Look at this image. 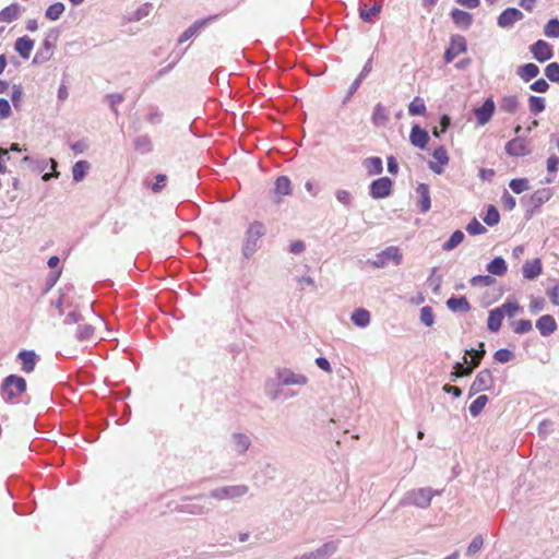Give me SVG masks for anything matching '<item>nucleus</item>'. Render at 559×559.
I'll list each match as a JSON object with an SVG mask.
<instances>
[{"instance_id":"nucleus-1","label":"nucleus","mask_w":559,"mask_h":559,"mask_svg":"<svg viewBox=\"0 0 559 559\" xmlns=\"http://www.w3.org/2000/svg\"><path fill=\"white\" fill-rule=\"evenodd\" d=\"M436 495H440V491L433 490L430 487L412 489L404 495L400 504L415 506L417 508L426 509L430 506V502Z\"/></svg>"},{"instance_id":"nucleus-2","label":"nucleus","mask_w":559,"mask_h":559,"mask_svg":"<svg viewBox=\"0 0 559 559\" xmlns=\"http://www.w3.org/2000/svg\"><path fill=\"white\" fill-rule=\"evenodd\" d=\"M265 227L260 222H253L248 227L243 241L242 253L246 258H250L258 249L259 239L264 236Z\"/></svg>"},{"instance_id":"nucleus-3","label":"nucleus","mask_w":559,"mask_h":559,"mask_svg":"<svg viewBox=\"0 0 559 559\" xmlns=\"http://www.w3.org/2000/svg\"><path fill=\"white\" fill-rule=\"evenodd\" d=\"M26 390V381L24 378L10 374L1 385L2 397L7 402H12L16 396Z\"/></svg>"},{"instance_id":"nucleus-4","label":"nucleus","mask_w":559,"mask_h":559,"mask_svg":"<svg viewBox=\"0 0 559 559\" xmlns=\"http://www.w3.org/2000/svg\"><path fill=\"white\" fill-rule=\"evenodd\" d=\"M249 491V487L247 485H231V486H223L218 488H214L209 492V497L212 499L222 501V500H233L237 498H241L246 496Z\"/></svg>"},{"instance_id":"nucleus-5","label":"nucleus","mask_w":559,"mask_h":559,"mask_svg":"<svg viewBox=\"0 0 559 559\" xmlns=\"http://www.w3.org/2000/svg\"><path fill=\"white\" fill-rule=\"evenodd\" d=\"M340 545V539L329 540L317 549L295 556L293 559H330L338 551Z\"/></svg>"},{"instance_id":"nucleus-6","label":"nucleus","mask_w":559,"mask_h":559,"mask_svg":"<svg viewBox=\"0 0 559 559\" xmlns=\"http://www.w3.org/2000/svg\"><path fill=\"white\" fill-rule=\"evenodd\" d=\"M403 254L397 247L390 246L379 252L376 255V259L370 260L369 263L377 269L385 267L389 263H393L394 265H400L402 262Z\"/></svg>"},{"instance_id":"nucleus-7","label":"nucleus","mask_w":559,"mask_h":559,"mask_svg":"<svg viewBox=\"0 0 559 559\" xmlns=\"http://www.w3.org/2000/svg\"><path fill=\"white\" fill-rule=\"evenodd\" d=\"M274 377L278 380L280 384H283L284 386H302L308 383V378L305 374L295 372L289 368L276 369Z\"/></svg>"},{"instance_id":"nucleus-8","label":"nucleus","mask_w":559,"mask_h":559,"mask_svg":"<svg viewBox=\"0 0 559 559\" xmlns=\"http://www.w3.org/2000/svg\"><path fill=\"white\" fill-rule=\"evenodd\" d=\"M493 385V377L488 369H484L479 371L471 388H469V394L475 395L479 392L489 391Z\"/></svg>"},{"instance_id":"nucleus-9","label":"nucleus","mask_w":559,"mask_h":559,"mask_svg":"<svg viewBox=\"0 0 559 559\" xmlns=\"http://www.w3.org/2000/svg\"><path fill=\"white\" fill-rule=\"evenodd\" d=\"M251 438L242 432H234L229 439V447L237 455H243L251 447Z\"/></svg>"},{"instance_id":"nucleus-10","label":"nucleus","mask_w":559,"mask_h":559,"mask_svg":"<svg viewBox=\"0 0 559 559\" xmlns=\"http://www.w3.org/2000/svg\"><path fill=\"white\" fill-rule=\"evenodd\" d=\"M523 17L524 14L520 10L515 8H508L500 13L497 19V24L501 28H509L512 27L516 22L523 20Z\"/></svg>"},{"instance_id":"nucleus-11","label":"nucleus","mask_w":559,"mask_h":559,"mask_svg":"<svg viewBox=\"0 0 559 559\" xmlns=\"http://www.w3.org/2000/svg\"><path fill=\"white\" fill-rule=\"evenodd\" d=\"M381 4L377 1L360 0L359 15L365 22L371 23L379 15Z\"/></svg>"},{"instance_id":"nucleus-12","label":"nucleus","mask_w":559,"mask_h":559,"mask_svg":"<svg viewBox=\"0 0 559 559\" xmlns=\"http://www.w3.org/2000/svg\"><path fill=\"white\" fill-rule=\"evenodd\" d=\"M466 40L461 35L452 36L450 46L447 48L444 52V60L447 63L453 61V59L460 53L466 51Z\"/></svg>"},{"instance_id":"nucleus-13","label":"nucleus","mask_w":559,"mask_h":559,"mask_svg":"<svg viewBox=\"0 0 559 559\" xmlns=\"http://www.w3.org/2000/svg\"><path fill=\"white\" fill-rule=\"evenodd\" d=\"M392 181L388 177L376 179L370 185V194L373 199H382L391 193Z\"/></svg>"},{"instance_id":"nucleus-14","label":"nucleus","mask_w":559,"mask_h":559,"mask_svg":"<svg viewBox=\"0 0 559 559\" xmlns=\"http://www.w3.org/2000/svg\"><path fill=\"white\" fill-rule=\"evenodd\" d=\"M496 109L492 98H487L480 107L474 109V115L479 126H485L490 121Z\"/></svg>"},{"instance_id":"nucleus-15","label":"nucleus","mask_w":559,"mask_h":559,"mask_svg":"<svg viewBox=\"0 0 559 559\" xmlns=\"http://www.w3.org/2000/svg\"><path fill=\"white\" fill-rule=\"evenodd\" d=\"M433 162H429V168L437 175L443 173V166L449 163V155L444 146L437 147L433 153Z\"/></svg>"},{"instance_id":"nucleus-16","label":"nucleus","mask_w":559,"mask_h":559,"mask_svg":"<svg viewBox=\"0 0 559 559\" xmlns=\"http://www.w3.org/2000/svg\"><path fill=\"white\" fill-rule=\"evenodd\" d=\"M531 52L538 62H545L552 57L551 46L543 39L537 40L531 46Z\"/></svg>"},{"instance_id":"nucleus-17","label":"nucleus","mask_w":559,"mask_h":559,"mask_svg":"<svg viewBox=\"0 0 559 559\" xmlns=\"http://www.w3.org/2000/svg\"><path fill=\"white\" fill-rule=\"evenodd\" d=\"M409 141L413 146L424 150V148H426V146L428 144L429 134L426 130L421 129L418 124H414L411 130Z\"/></svg>"},{"instance_id":"nucleus-18","label":"nucleus","mask_w":559,"mask_h":559,"mask_svg":"<svg viewBox=\"0 0 559 559\" xmlns=\"http://www.w3.org/2000/svg\"><path fill=\"white\" fill-rule=\"evenodd\" d=\"M284 385L280 384L278 380L274 377L266 380L264 384V393L271 401L283 400Z\"/></svg>"},{"instance_id":"nucleus-19","label":"nucleus","mask_w":559,"mask_h":559,"mask_svg":"<svg viewBox=\"0 0 559 559\" xmlns=\"http://www.w3.org/2000/svg\"><path fill=\"white\" fill-rule=\"evenodd\" d=\"M506 152L510 156H525L528 154L525 141L521 138H515L506 144Z\"/></svg>"},{"instance_id":"nucleus-20","label":"nucleus","mask_w":559,"mask_h":559,"mask_svg":"<svg viewBox=\"0 0 559 559\" xmlns=\"http://www.w3.org/2000/svg\"><path fill=\"white\" fill-rule=\"evenodd\" d=\"M523 276L526 280H535L543 272L542 262L539 259L528 260L522 266Z\"/></svg>"},{"instance_id":"nucleus-21","label":"nucleus","mask_w":559,"mask_h":559,"mask_svg":"<svg viewBox=\"0 0 559 559\" xmlns=\"http://www.w3.org/2000/svg\"><path fill=\"white\" fill-rule=\"evenodd\" d=\"M73 287L72 286H68L66 287L64 289L61 290L60 293V296L51 301V305L57 308L60 313L62 314L63 313V307H73Z\"/></svg>"},{"instance_id":"nucleus-22","label":"nucleus","mask_w":559,"mask_h":559,"mask_svg":"<svg viewBox=\"0 0 559 559\" xmlns=\"http://www.w3.org/2000/svg\"><path fill=\"white\" fill-rule=\"evenodd\" d=\"M536 328L543 336H548L556 331L557 323L551 316L544 314L537 320Z\"/></svg>"},{"instance_id":"nucleus-23","label":"nucleus","mask_w":559,"mask_h":559,"mask_svg":"<svg viewBox=\"0 0 559 559\" xmlns=\"http://www.w3.org/2000/svg\"><path fill=\"white\" fill-rule=\"evenodd\" d=\"M19 360L22 365L24 372H32L35 369L37 362V355L33 350H22L17 355Z\"/></svg>"},{"instance_id":"nucleus-24","label":"nucleus","mask_w":559,"mask_h":559,"mask_svg":"<svg viewBox=\"0 0 559 559\" xmlns=\"http://www.w3.org/2000/svg\"><path fill=\"white\" fill-rule=\"evenodd\" d=\"M371 121L376 127H384L389 122V111L381 103L373 107Z\"/></svg>"},{"instance_id":"nucleus-25","label":"nucleus","mask_w":559,"mask_h":559,"mask_svg":"<svg viewBox=\"0 0 559 559\" xmlns=\"http://www.w3.org/2000/svg\"><path fill=\"white\" fill-rule=\"evenodd\" d=\"M34 40L27 36L16 39L14 48L23 59H28L34 48Z\"/></svg>"},{"instance_id":"nucleus-26","label":"nucleus","mask_w":559,"mask_h":559,"mask_svg":"<svg viewBox=\"0 0 559 559\" xmlns=\"http://www.w3.org/2000/svg\"><path fill=\"white\" fill-rule=\"evenodd\" d=\"M451 17L453 23L462 28H468L473 22L472 14L460 9H453L451 12Z\"/></svg>"},{"instance_id":"nucleus-27","label":"nucleus","mask_w":559,"mask_h":559,"mask_svg":"<svg viewBox=\"0 0 559 559\" xmlns=\"http://www.w3.org/2000/svg\"><path fill=\"white\" fill-rule=\"evenodd\" d=\"M352 322L358 328H367L370 324V312L364 308H358L350 316Z\"/></svg>"},{"instance_id":"nucleus-28","label":"nucleus","mask_w":559,"mask_h":559,"mask_svg":"<svg viewBox=\"0 0 559 559\" xmlns=\"http://www.w3.org/2000/svg\"><path fill=\"white\" fill-rule=\"evenodd\" d=\"M416 192L419 197V207L423 213H426L430 210V194L429 187L426 183H419Z\"/></svg>"},{"instance_id":"nucleus-29","label":"nucleus","mask_w":559,"mask_h":559,"mask_svg":"<svg viewBox=\"0 0 559 559\" xmlns=\"http://www.w3.org/2000/svg\"><path fill=\"white\" fill-rule=\"evenodd\" d=\"M516 74L524 81L530 82L539 74V68L534 63H526L516 70Z\"/></svg>"},{"instance_id":"nucleus-30","label":"nucleus","mask_w":559,"mask_h":559,"mask_svg":"<svg viewBox=\"0 0 559 559\" xmlns=\"http://www.w3.org/2000/svg\"><path fill=\"white\" fill-rule=\"evenodd\" d=\"M213 17L195 21L191 26H189L179 37V43L182 44L189 40L192 36H194L202 27H204L209 21Z\"/></svg>"},{"instance_id":"nucleus-31","label":"nucleus","mask_w":559,"mask_h":559,"mask_svg":"<svg viewBox=\"0 0 559 559\" xmlns=\"http://www.w3.org/2000/svg\"><path fill=\"white\" fill-rule=\"evenodd\" d=\"M551 197H552L551 189H549V188H542V189L536 190L531 195V203L535 207H539L540 205H543L544 203L549 201Z\"/></svg>"},{"instance_id":"nucleus-32","label":"nucleus","mask_w":559,"mask_h":559,"mask_svg":"<svg viewBox=\"0 0 559 559\" xmlns=\"http://www.w3.org/2000/svg\"><path fill=\"white\" fill-rule=\"evenodd\" d=\"M91 168V164L86 160H79L72 167V178L75 182L82 181L87 171Z\"/></svg>"},{"instance_id":"nucleus-33","label":"nucleus","mask_w":559,"mask_h":559,"mask_svg":"<svg viewBox=\"0 0 559 559\" xmlns=\"http://www.w3.org/2000/svg\"><path fill=\"white\" fill-rule=\"evenodd\" d=\"M508 270L507 263L503 258L497 257L487 265V271L497 276H502Z\"/></svg>"},{"instance_id":"nucleus-34","label":"nucleus","mask_w":559,"mask_h":559,"mask_svg":"<svg viewBox=\"0 0 559 559\" xmlns=\"http://www.w3.org/2000/svg\"><path fill=\"white\" fill-rule=\"evenodd\" d=\"M447 307L451 311H468L471 306L465 297H451L447 300Z\"/></svg>"},{"instance_id":"nucleus-35","label":"nucleus","mask_w":559,"mask_h":559,"mask_svg":"<svg viewBox=\"0 0 559 559\" xmlns=\"http://www.w3.org/2000/svg\"><path fill=\"white\" fill-rule=\"evenodd\" d=\"M52 49H53L52 44L49 41L48 38H46L43 43L41 49L36 52L33 62L39 63V62H45V61L49 60L52 56Z\"/></svg>"},{"instance_id":"nucleus-36","label":"nucleus","mask_w":559,"mask_h":559,"mask_svg":"<svg viewBox=\"0 0 559 559\" xmlns=\"http://www.w3.org/2000/svg\"><path fill=\"white\" fill-rule=\"evenodd\" d=\"M503 314L498 308L490 310L487 321V326L491 332H498L501 328Z\"/></svg>"},{"instance_id":"nucleus-37","label":"nucleus","mask_w":559,"mask_h":559,"mask_svg":"<svg viewBox=\"0 0 559 559\" xmlns=\"http://www.w3.org/2000/svg\"><path fill=\"white\" fill-rule=\"evenodd\" d=\"M20 7L17 4L5 7L0 12V22L11 23L20 16Z\"/></svg>"},{"instance_id":"nucleus-38","label":"nucleus","mask_w":559,"mask_h":559,"mask_svg":"<svg viewBox=\"0 0 559 559\" xmlns=\"http://www.w3.org/2000/svg\"><path fill=\"white\" fill-rule=\"evenodd\" d=\"M364 166L369 175H378L383 170L382 159L380 157L366 158Z\"/></svg>"},{"instance_id":"nucleus-39","label":"nucleus","mask_w":559,"mask_h":559,"mask_svg":"<svg viewBox=\"0 0 559 559\" xmlns=\"http://www.w3.org/2000/svg\"><path fill=\"white\" fill-rule=\"evenodd\" d=\"M134 147L141 154H147L152 151L153 144L148 135H140L134 140Z\"/></svg>"},{"instance_id":"nucleus-40","label":"nucleus","mask_w":559,"mask_h":559,"mask_svg":"<svg viewBox=\"0 0 559 559\" xmlns=\"http://www.w3.org/2000/svg\"><path fill=\"white\" fill-rule=\"evenodd\" d=\"M519 100L514 95L504 96L501 99L500 108L508 114H514L518 110Z\"/></svg>"},{"instance_id":"nucleus-41","label":"nucleus","mask_w":559,"mask_h":559,"mask_svg":"<svg viewBox=\"0 0 559 559\" xmlns=\"http://www.w3.org/2000/svg\"><path fill=\"white\" fill-rule=\"evenodd\" d=\"M292 192L290 180L286 176H281L275 181V193L277 195H288Z\"/></svg>"},{"instance_id":"nucleus-42","label":"nucleus","mask_w":559,"mask_h":559,"mask_svg":"<svg viewBox=\"0 0 559 559\" xmlns=\"http://www.w3.org/2000/svg\"><path fill=\"white\" fill-rule=\"evenodd\" d=\"M464 233L462 230H455L448 241L442 245L444 251H451L456 248L464 240Z\"/></svg>"},{"instance_id":"nucleus-43","label":"nucleus","mask_w":559,"mask_h":559,"mask_svg":"<svg viewBox=\"0 0 559 559\" xmlns=\"http://www.w3.org/2000/svg\"><path fill=\"white\" fill-rule=\"evenodd\" d=\"M64 12V4L62 2H56L48 7V9L45 12V16L48 20L57 21L60 19L62 13Z\"/></svg>"},{"instance_id":"nucleus-44","label":"nucleus","mask_w":559,"mask_h":559,"mask_svg":"<svg viewBox=\"0 0 559 559\" xmlns=\"http://www.w3.org/2000/svg\"><path fill=\"white\" fill-rule=\"evenodd\" d=\"M545 107H546V102H545L544 97L531 96L528 98V108L532 114L538 115L545 110Z\"/></svg>"},{"instance_id":"nucleus-45","label":"nucleus","mask_w":559,"mask_h":559,"mask_svg":"<svg viewBox=\"0 0 559 559\" xmlns=\"http://www.w3.org/2000/svg\"><path fill=\"white\" fill-rule=\"evenodd\" d=\"M408 112L412 116H420L426 112V105L423 98L415 97L409 106H408Z\"/></svg>"},{"instance_id":"nucleus-46","label":"nucleus","mask_w":559,"mask_h":559,"mask_svg":"<svg viewBox=\"0 0 559 559\" xmlns=\"http://www.w3.org/2000/svg\"><path fill=\"white\" fill-rule=\"evenodd\" d=\"M509 187L514 193L520 194L530 189V181L526 178L512 179Z\"/></svg>"},{"instance_id":"nucleus-47","label":"nucleus","mask_w":559,"mask_h":559,"mask_svg":"<svg viewBox=\"0 0 559 559\" xmlns=\"http://www.w3.org/2000/svg\"><path fill=\"white\" fill-rule=\"evenodd\" d=\"M488 402V397L486 395H479L471 405L469 413L473 417H477L484 409Z\"/></svg>"},{"instance_id":"nucleus-48","label":"nucleus","mask_w":559,"mask_h":559,"mask_svg":"<svg viewBox=\"0 0 559 559\" xmlns=\"http://www.w3.org/2000/svg\"><path fill=\"white\" fill-rule=\"evenodd\" d=\"M95 328L91 324L79 325L76 337L80 341H91L94 338Z\"/></svg>"},{"instance_id":"nucleus-49","label":"nucleus","mask_w":559,"mask_h":559,"mask_svg":"<svg viewBox=\"0 0 559 559\" xmlns=\"http://www.w3.org/2000/svg\"><path fill=\"white\" fill-rule=\"evenodd\" d=\"M498 309L501 311L503 317L508 316L509 318H513L522 310L519 304L513 301H507L502 306L498 307Z\"/></svg>"},{"instance_id":"nucleus-50","label":"nucleus","mask_w":559,"mask_h":559,"mask_svg":"<svg viewBox=\"0 0 559 559\" xmlns=\"http://www.w3.org/2000/svg\"><path fill=\"white\" fill-rule=\"evenodd\" d=\"M499 221H500V214H499L498 210L496 209V206L490 205L487 209L486 215L484 217V222L488 226H495L499 223Z\"/></svg>"},{"instance_id":"nucleus-51","label":"nucleus","mask_w":559,"mask_h":559,"mask_svg":"<svg viewBox=\"0 0 559 559\" xmlns=\"http://www.w3.org/2000/svg\"><path fill=\"white\" fill-rule=\"evenodd\" d=\"M544 33L549 38H558L559 37V20L552 19L550 20L545 28Z\"/></svg>"},{"instance_id":"nucleus-52","label":"nucleus","mask_w":559,"mask_h":559,"mask_svg":"<svg viewBox=\"0 0 559 559\" xmlns=\"http://www.w3.org/2000/svg\"><path fill=\"white\" fill-rule=\"evenodd\" d=\"M495 278L491 277L490 275H476L474 277H472L471 280V285L472 286H481V287H488V286H491L493 285L495 283Z\"/></svg>"},{"instance_id":"nucleus-53","label":"nucleus","mask_w":559,"mask_h":559,"mask_svg":"<svg viewBox=\"0 0 559 559\" xmlns=\"http://www.w3.org/2000/svg\"><path fill=\"white\" fill-rule=\"evenodd\" d=\"M420 321L426 326H431L435 323V316L431 307L425 306L420 309Z\"/></svg>"},{"instance_id":"nucleus-54","label":"nucleus","mask_w":559,"mask_h":559,"mask_svg":"<svg viewBox=\"0 0 559 559\" xmlns=\"http://www.w3.org/2000/svg\"><path fill=\"white\" fill-rule=\"evenodd\" d=\"M483 545H484V539H483L481 535L475 536L466 549V555L467 556L475 555L476 552H478L481 549Z\"/></svg>"},{"instance_id":"nucleus-55","label":"nucleus","mask_w":559,"mask_h":559,"mask_svg":"<svg viewBox=\"0 0 559 559\" xmlns=\"http://www.w3.org/2000/svg\"><path fill=\"white\" fill-rule=\"evenodd\" d=\"M466 230L471 235H481L487 231L486 227L481 225L476 218L472 219L467 224Z\"/></svg>"},{"instance_id":"nucleus-56","label":"nucleus","mask_w":559,"mask_h":559,"mask_svg":"<svg viewBox=\"0 0 559 559\" xmlns=\"http://www.w3.org/2000/svg\"><path fill=\"white\" fill-rule=\"evenodd\" d=\"M545 75L551 82H559V63H557V62L549 63L545 69Z\"/></svg>"},{"instance_id":"nucleus-57","label":"nucleus","mask_w":559,"mask_h":559,"mask_svg":"<svg viewBox=\"0 0 559 559\" xmlns=\"http://www.w3.org/2000/svg\"><path fill=\"white\" fill-rule=\"evenodd\" d=\"M533 325L530 320H520L513 323V331L516 334H524L532 331Z\"/></svg>"},{"instance_id":"nucleus-58","label":"nucleus","mask_w":559,"mask_h":559,"mask_svg":"<svg viewBox=\"0 0 559 559\" xmlns=\"http://www.w3.org/2000/svg\"><path fill=\"white\" fill-rule=\"evenodd\" d=\"M493 357L498 362L506 364V362H509L510 360H512L514 355L511 350H509L507 348H501L495 353Z\"/></svg>"},{"instance_id":"nucleus-59","label":"nucleus","mask_w":559,"mask_h":559,"mask_svg":"<svg viewBox=\"0 0 559 559\" xmlns=\"http://www.w3.org/2000/svg\"><path fill=\"white\" fill-rule=\"evenodd\" d=\"M335 198L340 203H342L345 206H349L353 201L350 192L343 189H338L335 191Z\"/></svg>"},{"instance_id":"nucleus-60","label":"nucleus","mask_w":559,"mask_h":559,"mask_svg":"<svg viewBox=\"0 0 559 559\" xmlns=\"http://www.w3.org/2000/svg\"><path fill=\"white\" fill-rule=\"evenodd\" d=\"M106 99L115 114H118L117 106L123 102L122 94L114 93L106 96Z\"/></svg>"},{"instance_id":"nucleus-61","label":"nucleus","mask_w":559,"mask_h":559,"mask_svg":"<svg viewBox=\"0 0 559 559\" xmlns=\"http://www.w3.org/2000/svg\"><path fill=\"white\" fill-rule=\"evenodd\" d=\"M475 367L473 366H464L461 362H456L454 366V371L452 372V376L454 378L463 377L469 374Z\"/></svg>"},{"instance_id":"nucleus-62","label":"nucleus","mask_w":559,"mask_h":559,"mask_svg":"<svg viewBox=\"0 0 559 559\" xmlns=\"http://www.w3.org/2000/svg\"><path fill=\"white\" fill-rule=\"evenodd\" d=\"M23 97V88L21 85H13L11 92V100L15 108H17L21 104Z\"/></svg>"},{"instance_id":"nucleus-63","label":"nucleus","mask_w":559,"mask_h":559,"mask_svg":"<svg viewBox=\"0 0 559 559\" xmlns=\"http://www.w3.org/2000/svg\"><path fill=\"white\" fill-rule=\"evenodd\" d=\"M530 88L537 93H546L549 90V84L545 79H538L530 85Z\"/></svg>"},{"instance_id":"nucleus-64","label":"nucleus","mask_w":559,"mask_h":559,"mask_svg":"<svg viewBox=\"0 0 559 559\" xmlns=\"http://www.w3.org/2000/svg\"><path fill=\"white\" fill-rule=\"evenodd\" d=\"M545 308V300L542 297H536L531 300L530 310L533 313H538Z\"/></svg>"}]
</instances>
